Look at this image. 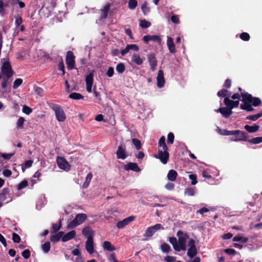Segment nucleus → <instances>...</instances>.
Instances as JSON below:
<instances>
[{
    "instance_id": "1",
    "label": "nucleus",
    "mask_w": 262,
    "mask_h": 262,
    "mask_svg": "<svg viewBox=\"0 0 262 262\" xmlns=\"http://www.w3.org/2000/svg\"><path fill=\"white\" fill-rule=\"evenodd\" d=\"M241 101L243 102L241 104L240 108L247 112H252L254 109L252 106L256 107L261 104V100L258 97H254L248 93H243L242 94Z\"/></svg>"
},
{
    "instance_id": "2",
    "label": "nucleus",
    "mask_w": 262,
    "mask_h": 262,
    "mask_svg": "<svg viewBox=\"0 0 262 262\" xmlns=\"http://www.w3.org/2000/svg\"><path fill=\"white\" fill-rule=\"evenodd\" d=\"M177 235L178 236V244L179 248L178 252L181 250L185 251L186 249V240L188 238V234L186 232L184 233L182 231L179 230L177 232Z\"/></svg>"
},
{
    "instance_id": "3",
    "label": "nucleus",
    "mask_w": 262,
    "mask_h": 262,
    "mask_svg": "<svg viewBox=\"0 0 262 262\" xmlns=\"http://www.w3.org/2000/svg\"><path fill=\"white\" fill-rule=\"evenodd\" d=\"M87 215L85 213H78L77 214L75 219L71 221L68 225V228H73L77 227V226L82 224L87 219Z\"/></svg>"
},
{
    "instance_id": "4",
    "label": "nucleus",
    "mask_w": 262,
    "mask_h": 262,
    "mask_svg": "<svg viewBox=\"0 0 262 262\" xmlns=\"http://www.w3.org/2000/svg\"><path fill=\"white\" fill-rule=\"evenodd\" d=\"M51 109L54 111L56 119L59 122H63L66 119V114L61 106L56 104H53Z\"/></svg>"
},
{
    "instance_id": "5",
    "label": "nucleus",
    "mask_w": 262,
    "mask_h": 262,
    "mask_svg": "<svg viewBox=\"0 0 262 262\" xmlns=\"http://www.w3.org/2000/svg\"><path fill=\"white\" fill-rule=\"evenodd\" d=\"M75 56L73 52L71 51H69L67 52L66 56V63L68 70H71L73 69H77L75 67Z\"/></svg>"
},
{
    "instance_id": "6",
    "label": "nucleus",
    "mask_w": 262,
    "mask_h": 262,
    "mask_svg": "<svg viewBox=\"0 0 262 262\" xmlns=\"http://www.w3.org/2000/svg\"><path fill=\"white\" fill-rule=\"evenodd\" d=\"M1 69L3 74L8 78H11L13 75V71L9 61H4Z\"/></svg>"
},
{
    "instance_id": "7",
    "label": "nucleus",
    "mask_w": 262,
    "mask_h": 262,
    "mask_svg": "<svg viewBox=\"0 0 262 262\" xmlns=\"http://www.w3.org/2000/svg\"><path fill=\"white\" fill-rule=\"evenodd\" d=\"M233 135L235 136L234 138L231 139V141H247L248 136L246 132L240 130H235L233 132Z\"/></svg>"
},
{
    "instance_id": "8",
    "label": "nucleus",
    "mask_w": 262,
    "mask_h": 262,
    "mask_svg": "<svg viewBox=\"0 0 262 262\" xmlns=\"http://www.w3.org/2000/svg\"><path fill=\"white\" fill-rule=\"evenodd\" d=\"M188 246L189 248L187 251V255L190 258H193L197 254V249L195 246V242L192 238L189 239Z\"/></svg>"
},
{
    "instance_id": "9",
    "label": "nucleus",
    "mask_w": 262,
    "mask_h": 262,
    "mask_svg": "<svg viewBox=\"0 0 262 262\" xmlns=\"http://www.w3.org/2000/svg\"><path fill=\"white\" fill-rule=\"evenodd\" d=\"M160 229H164V227L161 224H157L154 226H150L146 229L143 236L146 237H151L154 234Z\"/></svg>"
},
{
    "instance_id": "10",
    "label": "nucleus",
    "mask_w": 262,
    "mask_h": 262,
    "mask_svg": "<svg viewBox=\"0 0 262 262\" xmlns=\"http://www.w3.org/2000/svg\"><path fill=\"white\" fill-rule=\"evenodd\" d=\"M116 156L118 159L124 160L127 157V152L126 151V146L124 144H121L118 147L116 151Z\"/></svg>"
},
{
    "instance_id": "11",
    "label": "nucleus",
    "mask_w": 262,
    "mask_h": 262,
    "mask_svg": "<svg viewBox=\"0 0 262 262\" xmlns=\"http://www.w3.org/2000/svg\"><path fill=\"white\" fill-rule=\"evenodd\" d=\"M147 60L150 67L151 70L154 72L156 70L158 64V61L154 54L147 55Z\"/></svg>"
},
{
    "instance_id": "12",
    "label": "nucleus",
    "mask_w": 262,
    "mask_h": 262,
    "mask_svg": "<svg viewBox=\"0 0 262 262\" xmlns=\"http://www.w3.org/2000/svg\"><path fill=\"white\" fill-rule=\"evenodd\" d=\"M56 162L58 166L60 169L65 170L69 169V164L64 158L61 157H58L56 159Z\"/></svg>"
},
{
    "instance_id": "13",
    "label": "nucleus",
    "mask_w": 262,
    "mask_h": 262,
    "mask_svg": "<svg viewBox=\"0 0 262 262\" xmlns=\"http://www.w3.org/2000/svg\"><path fill=\"white\" fill-rule=\"evenodd\" d=\"M169 154L168 151H163L159 149L158 157H157L160 160V161L164 164L167 163L169 159Z\"/></svg>"
},
{
    "instance_id": "14",
    "label": "nucleus",
    "mask_w": 262,
    "mask_h": 262,
    "mask_svg": "<svg viewBox=\"0 0 262 262\" xmlns=\"http://www.w3.org/2000/svg\"><path fill=\"white\" fill-rule=\"evenodd\" d=\"M215 112L217 113H220L225 118H229L233 113V111L228 106L221 107L215 110Z\"/></svg>"
},
{
    "instance_id": "15",
    "label": "nucleus",
    "mask_w": 262,
    "mask_h": 262,
    "mask_svg": "<svg viewBox=\"0 0 262 262\" xmlns=\"http://www.w3.org/2000/svg\"><path fill=\"white\" fill-rule=\"evenodd\" d=\"M224 102L225 105L229 107L231 110L234 108L237 107L239 103L238 100L233 101L228 97H225L224 98Z\"/></svg>"
},
{
    "instance_id": "16",
    "label": "nucleus",
    "mask_w": 262,
    "mask_h": 262,
    "mask_svg": "<svg viewBox=\"0 0 262 262\" xmlns=\"http://www.w3.org/2000/svg\"><path fill=\"white\" fill-rule=\"evenodd\" d=\"M135 219L134 216H130L128 217H126L122 221H119L117 223V227L119 229H121L125 227L130 222L133 221Z\"/></svg>"
},
{
    "instance_id": "17",
    "label": "nucleus",
    "mask_w": 262,
    "mask_h": 262,
    "mask_svg": "<svg viewBox=\"0 0 262 262\" xmlns=\"http://www.w3.org/2000/svg\"><path fill=\"white\" fill-rule=\"evenodd\" d=\"M157 86L159 88H161L164 86L165 81L164 77V72L161 70L158 71V76L157 77Z\"/></svg>"
},
{
    "instance_id": "18",
    "label": "nucleus",
    "mask_w": 262,
    "mask_h": 262,
    "mask_svg": "<svg viewBox=\"0 0 262 262\" xmlns=\"http://www.w3.org/2000/svg\"><path fill=\"white\" fill-rule=\"evenodd\" d=\"M124 168L126 170H133L135 172H139L141 169L136 163L129 162L124 166Z\"/></svg>"
},
{
    "instance_id": "19",
    "label": "nucleus",
    "mask_w": 262,
    "mask_h": 262,
    "mask_svg": "<svg viewBox=\"0 0 262 262\" xmlns=\"http://www.w3.org/2000/svg\"><path fill=\"white\" fill-rule=\"evenodd\" d=\"M143 40L145 43H147L149 41H154L160 43L161 39L160 36L158 35H145L143 37Z\"/></svg>"
},
{
    "instance_id": "20",
    "label": "nucleus",
    "mask_w": 262,
    "mask_h": 262,
    "mask_svg": "<svg viewBox=\"0 0 262 262\" xmlns=\"http://www.w3.org/2000/svg\"><path fill=\"white\" fill-rule=\"evenodd\" d=\"M82 234L87 238H93L94 235V231L90 227H84L82 231Z\"/></svg>"
},
{
    "instance_id": "21",
    "label": "nucleus",
    "mask_w": 262,
    "mask_h": 262,
    "mask_svg": "<svg viewBox=\"0 0 262 262\" xmlns=\"http://www.w3.org/2000/svg\"><path fill=\"white\" fill-rule=\"evenodd\" d=\"M10 189L8 187L4 188L0 191V201L4 202L8 198L10 193Z\"/></svg>"
},
{
    "instance_id": "22",
    "label": "nucleus",
    "mask_w": 262,
    "mask_h": 262,
    "mask_svg": "<svg viewBox=\"0 0 262 262\" xmlns=\"http://www.w3.org/2000/svg\"><path fill=\"white\" fill-rule=\"evenodd\" d=\"M93 238H89L85 243V249L88 253L92 254L94 252Z\"/></svg>"
},
{
    "instance_id": "23",
    "label": "nucleus",
    "mask_w": 262,
    "mask_h": 262,
    "mask_svg": "<svg viewBox=\"0 0 262 262\" xmlns=\"http://www.w3.org/2000/svg\"><path fill=\"white\" fill-rule=\"evenodd\" d=\"M158 147L159 149L162 150L163 151H168V148L165 143V138L164 136H162L158 142Z\"/></svg>"
},
{
    "instance_id": "24",
    "label": "nucleus",
    "mask_w": 262,
    "mask_h": 262,
    "mask_svg": "<svg viewBox=\"0 0 262 262\" xmlns=\"http://www.w3.org/2000/svg\"><path fill=\"white\" fill-rule=\"evenodd\" d=\"M76 236V232L75 230H72L66 234H64L61 238V241L63 242H66L73 238Z\"/></svg>"
},
{
    "instance_id": "25",
    "label": "nucleus",
    "mask_w": 262,
    "mask_h": 262,
    "mask_svg": "<svg viewBox=\"0 0 262 262\" xmlns=\"http://www.w3.org/2000/svg\"><path fill=\"white\" fill-rule=\"evenodd\" d=\"M167 45L168 50L171 53H174L176 52L175 45L173 43V39L170 37H168L167 40Z\"/></svg>"
},
{
    "instance_id": "26",
    "label": "nucleus",
    "mask_w": 262,
    "mask_h": 262,
    "mask_svg": "<svg viewBox=\"0 0 262 262\" xmlns=\"http://www.w3.org/2000/svg\"><path fill=\"white\" fill-rule=\"evenodd\" d=\"M111 4H107L104 6L103 9L101 10V19H105L107 17L108 12L110 9Z\"/></svg>"
},
{
    "instance_id": "27",
    "label": "nucleus",
    "mask_w": 262,
    "mask_h": 262,
    "mask_svg": "<svg viewBox=\"0 0 262 262\" xmlns=\"http://www.w3.org/2000/svg\"><path fill=\"white\" fill-rule=\"evenodd\" d=\"M177 177L178 173L176 170L173 169L170 170L167 175V179L171 182L174 181L176 180Z\"/></svg>"
},
{
    "instance_id": "28",
    "label": "nucleus",
    "mask_w": 262,
    "mask_h": 262,
    "mask_svg": "<svg viewBox=\"0 0 262 262\" xmlns=\"http://www.w3.org/2000/svg\"><path fill=\"white\" fill-rule=\"evenodd\" d=\"M102 247L104 250L108 251H113L116 250L115 247L112 245L109 241H104L103 243Z\"/></svg>"
},
{
    "instance_id": "29",
    "label": "nucleus",
    "mask_w": 262,
    "mask_h": 262,
    "mask_svg": "<svg viewBox=\"0 0 262 262\" xmlns=\"http://www.w3.org/2000/svg\"><path fill=\"white\" fill-rule=\"evenodd\" d=\"M244 128L250 133H255L257 132L259 128V126L256 124H254L253 126H250L246 125L244 126Z\"/></svg>"
},
{
    "instance_id": "30",
    "label": "nucleus",
    "mask_w": 262,
    "mask_h": 262,
    "mask_svg": "<svg viewBox=\"0 0 262 262\" xmlns=\"http://www.w3.org/2000/svg\"><path fill=\"white\" fill-rule=\"evenodd\" d=\"M132 61L137 65H141L143 63V59L138 54H134L132 57Z\"/></svg>"
},
{
    "instance_id": "31",
    "label": "nucleus",
    "mask_w": 262,
    "mask_h": 262,
    "mask_svg": "<svg viewBox=\"0 0 262 262\" xmlns=\"http://www.w3.org/2000/svg\"><path fill=\"white\" fill-rule=\"evenodd\" d=\"M169 242L172 245L174 250L178 251L179 250L178 241L175 237H171L169 238Z\"/></svg>"
},
{
    "instance_id": "32",
    "label": "nucleus",
    "mask_w": 262,
    "mask_h": 262,
    "mask_svg": "<svg viewBox=\"0 0 262 262\" xmlns=\"http://www.w3.org/2000/svg\"><path fill=\"white\" fill-rule=\"evenodd\" d=\"M69 98L78 100L83 99V96L80 93L74 92L71 93L69 96Z\"/></svg>"
},
{
    "instance_id": "33",
    "label": "nucleus",
    "mask_w": 262,
    "mask_h": 262,
    "mask_svg": "<svg viewBox=\"0 0 262 262\" xmlns=\"http://www.w3.org/2000/svg\"><path fill=\"white\" fill-rule=\"evenodd\" d=\"M93 73L92 72L90 73L85 77V83L86 85H93Z\"/></svg>"
},
{
    "instance_id": "34",
    "label": "nucleus",
    "mask_w": 262,
    "mask_h": 262,
    "mask_svg": "<svg viewBox=\"0 0 262 262\" xmlns=\"http://www.w3.org/2000/svg\"><path fill=\"white\" fill-rule=\"evenodd\" d=\"M261 117H262V112L255 115H249L246 118V119L255 121Z\"/></svg>"
},
{
    "instance_id": "35",
    "label": "nucleus",
    "mask_w": 262,
    "mask_h": 262,
    "mask_svg": "<svg viewBox=\"0 0 262 262\" xmlns=\"http://www.w3.org/2000/svg\"><path fill=\"white\" fill-rule=\"evenodd\" d=\"M248 142L252 144H257L262 142V137L253 138L251 139H248Z\"/></svg>"
},
{
    "instance_id": "36",
    "label": "nucleus",
    "mask_w": 262,
    "mask_h": 262,
    "mask_svg": "<svg viewBox=\"0 0 262 262\" xmlns=\"http://www.w3.org/2000/svg\"><path fill=\"white\" fill-rule=\"evenodd\" d=\"M161 249L163 252L168 253L171 250V248L168 244L166 243H163L161 245Z\"/></svg>"
},
{
    "instance_id": "37",
    "label": "nucleus",
    "mask_w": 262,
    "mask_h": 262,
    "mask_svg": "<svg viewBox=\"0 0 262 262\" xmlns=\"http://www.w3.org/2000/svg\"><path fill=\"white\" fill-rule=\"evenodd\" d=\"M219 133L223 136H230L233 135L234 130L219 129Z\"/></svg>"
},
{
    "instance_id": "38",
    "label": "nucleus",
    "mask_w": 262,
    "mask_h": 262,
    "mask_svg": "<svg viewBox=\"0 0 262 262\" xmlns=\"http://www.w3.org/2000/svg\"><path fill=\"white\" fill-rule=\"evenodd\" d=\"M132 141L137 150H140L141 148V143L139 139L133 138L132 139Z\"/></svg>"
},
{
    "instance_id": "39",
    "label": "nucleus",
    "mask_w": 262,
    "mask_h": 262,
    "mask_svg": "<svg viewBox=\"0 0 262 262\" xmlns=\"http://www.w3.org/2000/svg\"><path fill=\"white\" fill-rule=\"evenodd\" d=\"M116 69L119 73L122 74L125 70V66L123 63H119L117 65Z\"/></svg>"
},
{
    "instance_id": "40",
    "label": "nucleus",
    "mask_w": 262,
    "mask_h": 262,
    "mask_svg": "<svg viewBox=\"0 0 262 262\" xmlns=\"http://www.w3.org/2000/svg\"><path fill=\"white\" fill-rule=\"evenodd\" d=\"M93 177V175L91 173H89L85 178L84 183L83 184V187L86 188L89 185L91 179Z\"/></svg>"
},
{
    "instance_id": "41",
    "label": "nucleus",
    "mask_w": 262,
    "mask_h": 262,
    "mask_svg": "<svg viewBox=\"0 0 262 262\" xmlns=\"http://www.w3.org/2000/svg\"><path fill=\"white\" fill-rule=\"evenodd\" d=\"M50 243L49 242H47L45 243L41 246L42 250L45 253H47L50 250Z\"/></svg>"
},
{
    "instance_id": "42",
    "label": "nucleus",
    "mask_w": 262,
    "mask_h": 262,
    "mask_svg": "<svg viewBox=\"0 0 262 262\" xmlns=\"http://www.w3.org/2000/svg\"><path fill=\"white\" fill-rule=\"evenodd\" d=\"M137 1L136 0H129L128 7L131 10H134L137 6Z\"/></svg>"
},
{
    "instance_id": "43",
    "label": "nucleus",
    "mask_w": 262,
    "mask_h": 262,
    "mask_svg": "<svg viewBox=\"0 0 262 262\" xmlns=\"http://www.w3.org/2000/svg\"><path fill=\"white\" fill-rule=\"evenodd\" d=\"M151 26L150 22L145 19L141 20L140 23V26L142 28H148Z\"/></svg>"
},
{
    "instance_id": "44",
    "label": "nucleus",
    "mask_w": 262,
    "mask_h": 262,
    "mask_svg": "<svg viewBox=\"0 0 262 262\" xmlns=\"http://www.w3.org/2000/svg\"><path fill=\"white\" fill-rule=\"evenodd\" d=\"M24 122L25 119L22 117H20L16 122L17 128L18 129H22L23 128Z\"/></svg>"
},
{
    "instance_id": "45",
    "label": "nucleus",
    "mask_w": 262,
    "mask_h": 262,
    "mask_svg": "<svg viewBox=\"0 0 262 262\" xmlns=\"http://www.w3.org/2000/svg\"><path fill=\"white\" fill-rule=\"evenodd\" d=\"M58 69L59 70L62 71V75H64L65 74V69H64V65L63 63V61L62 58L60 59V60L59 62L58 65Z\"/></svg>"
},
{
    "instance_id": "46",
    "label": "nucleus",
    "mask_w": 262,
    "mask_h": 262,
    "mask_svg": "<svg viewBox=\"0 0 262 262\" xmlns=\"http://www.w3.org/2000/svg\"><path fill=\"white\" fill-rule=\"evenodd\" d=\"M141 10L144 15H147L150 11L149 8L147 7L146 2H145L141 6Z\"/></svg>"
},
{
    "instance_id": "47",
    "label": "nucleus",
    "mask_w": 262,
    "mask_h": 262,
    "mask_svg": "<svg viewBox=\"0 0 262 262\" xmlns=\"http://www.w3.org/2000/svg\"><path fill=\"white\" fill-rule=\"evenodd\" d=\"M174 134L170 132L167 135V143L168 144H172L174 142Z\"/></svg>"
},
{
    "instance_id": "48",
    "label": "nucleus",
    "mask_w": 262,
    "mask_h": 262,
    "mask_svg": "<svg viewBox=\"0 0 262 262\" xmlns=\"http://www.w3.org/2000/svg\"><path fill=\"white\" fill-rule=\"evenodd\" d=\"M28 181L27 180H23L17 186L18 190H21L28 186Z\"/></svg>"
},
{
    "instance_id": "49",
    "label": "nucleus",
    "mask_w": 262,
    "mask_h": 262,
    "mask_svg": "<svg viewBox=\"0 0 262 262\" xmlns=\"http://www.w3.org/2000/svg\"><path fill=\"white\" fill-rule=\"evenodd\" d=\"M23 83V79L21 78H17L15 80L13 83V88L16 89L18 88Z\"/></svg>"
},
{
    "instance_id": "50",
    "label": "nucleus",
    "mask_w": 262,
    "mask_h": 262,
    "mask_svg": "<svg viewBox=\"0 0 262 262\" xmlns=\"http://www.w3.org/2000/svg\"><path fill=\"white\" fill-rule=\"evenodd\" d=\"M228 91L227 89H223L217 92V95L219 97H226L228 95Z\"/></svg>"
},
{
    "instance_id": "51",
    "label": "nucleus",
    "mask_w": 262,
    "mask_h": 262,
    "mask_svg": "<svg viewBox=\"0 0 262 262\" xmlns=\"http://www.w3.org/2000/svg\"><path fill=\"white\" fill-rule=\"evenodd\" d=\"M240 38L244 41H248L250 39V35L247 32H243L239 35Z\"/></svg>"
},
{
    "instance_id": "52",
    "label": "nucleus",
    "mask_w": 262,
    "mask_h": 262,
    "mask_svg": "<svg viewBox=\"0 0 262 262\" xmlns=\"http://www.w3.org/2000/svg\"><path fill=\"white\" fill-rule=\"evenodd\" d=\"M15 154V152L13 153L10 154H6V153H0V156L6 160H9L11 158V157L14 156Z\"/></svg>"
},
{
    "instance_id": "53",
    "label": "nucleus",
    "mask_w": 262,
    "mask_h": 262,
    "mask_svg": "<svg viewBox=\"0 0 262 262\" xmlns=\"http://www.w3.org/2000/svg\"><path fill=\"white\" fill-rule=\"evenodd\" d=\"M189 178L190 180H191V184L192 185H195L198 181H197V177L196 175L195 174H190L189 175Z\"/></svg>"
},
{
    "instance_id": "54",
    "label": "nucleus",
    "mask_w": 262,
    "mask_h": 262,
    "mask_svg": "<svg viewBox=\"0 0 262 262\" xmlns=\"http://www.w3.org/2000/svg\"><path fill=\"white\" fill-rule=\"evenodd\" d=\"M61 227V221H59V224L57 225L56 224H52V229L54 233L57 232L60 229Z\"/></svg>"
},
{
    "instance_id": "55",
    "label": "nucleus",
    "mask_w": 262,
    "mask_h": 262,
    "mask_svg": "<svg viewBox=\"0 0 262 262\" xmlns=\"http://www.w3.org/2000/svg\"><path fill=\"white\" fill-rule=\"evenodd\" d=\"M33 163V160H29L26 161L25 162V167H22L23 171H24L25 170L26 168H30V167H31Z\"/></svg>"
},
{
    "instance_id": "56",
    "label": "nucleus",
    "mask_w": 262,
    "mask_h": 262,
    "mask_svg": "<svg viewBox=\"0 0 262 262\" xmlns=\"http://www.w3.org/2000/svg\"><path fill=\"white\" fill-rule=\"evenodd\" d=\"M185 194L189 196H193L195 194L194 190L193 188L190 187L187 188L185 191Z\"/></svg>"
},
{
    "instance_id": "57",
    "label": "nucleus",
    "mask_w": 262,
    "mask_h": 262,
    "mask_svg": "<svg viewBox=\"0 0 262 262\" xmlns=\"http://www.w3.org/2000/svg\"><path fill=\"white\" fill-rule=\"evenodd\" d=\"M31 252L29 249H26L24 250L21 255L25 259H28L30 257Z\"/></svg>"
},
{
    "instance_id": "58",
    "label": "nucleus",
    "mask_w": 262,
    "mask_h": 262,
    "mask_svg": "<svg viewBox=\"0 0 262 262\" xmlns=\"http://www.w3.org/2000/svg\"><path fill=\"white\" fill-rule=\"evenodd\" d=\"M20 237L18 234L16 233H13L12 234V240L14 243H18L20 241Z\"/></svg>"
},
{
    "instance_id": "59",
    "label": "nucleus",
    "mask_w": 262,
    "mask_h": 262,
    "mask_svg": "<svg viewBox=\"0 0 262 262\" xmlns=\"http://www.w3.org/2000/svg\"><path fill=\"white\" fill-rule=\"evenodd\" d=\"M23 112L24 113L27 115H29L32 113V109L31 107L25 105L23 107Z\"/></svg>"
},
{
    "instance_id": "60",
    "label": "nucleus",
    "mask_w": 262,
    "mask_h": 262,
    "mask_svg": "<svg viewBox=\"0 0 262 262\" xmlns=\"http://www.w3.org/2000/svg\"><path fill=\"white\" fill-rule=\"evenodd\" d=\"M35 93L36 95L38 96H41L43 93V89L40 87L35 86L34 87Z\"/></svg>"
},
{
    "instance_id": "61",
    "label": "nucleus",
    "mask_w": 262,
    "mask_h": 262,
    "mask_svg": "<svg viewBox=\"0 0 262 262\" xmlns=\"http://www.w3.org/2000/svg\"><path fill=\"white\" fill-rule=\"evenodd\" d=\"M5 14V9L4 8V3L2 0L0 1V14L4 16Z\"/></svg>"
},
{
    "instance_id": "62",
    "label": "nucleus",
    "mask_w": 262,
    "mask_h": 262,
    "mask_svg": "<svg viewBox=\"0 0 262 262\" xmlns=\"http://www.w3.org/2000/svg\"><path fill=\"white\" fill-rule=\"evenodd\" d=\"M9 78H8V77H7L6 76L3 77V82L2 83V85H2V88L3 89H5V88L7 87V86L8 85V83H9L8 80H9Z\"/></svg>"
},
{
    "instance_id": "63",
    "label": "nucleus",
    "mask_w": 262,
    "mask_h": 262,
    "mask_svg": "<svg viewBox=\"0 0 262 262\" xmlns=\"http://www.w3.org/2000/svg\"><path fill=\"white\" fill-rule=\"evenodd\" d=\"M224 251L228 255H235L236 254V251L233 249L227 248Z\"/></svg>"
},
{
    "instance_id": "64",
    "label": "nucleus",
    "mask_w": 262,
    "mask_h": 262,
    "mask_svg": "<svg viewBox=\"0 0 262 262\" xmlns=\"http://www.w3.org/2000/svg\"><path fill=\"white\" fill-rule=\"evenodd\" d=\"M108 259L111 262H118L116 258V254L115 253H112L110 254V256L108 257Z\"/></svg>"
}]
</instances>
